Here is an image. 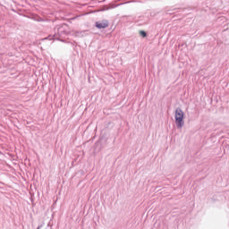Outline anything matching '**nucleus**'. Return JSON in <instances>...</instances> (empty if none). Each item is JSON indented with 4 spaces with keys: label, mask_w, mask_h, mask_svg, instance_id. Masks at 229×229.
<instances>
[{
    "label": "nucleus",
    "mask_w": 229,
    "mask_h": 229,
    "mask_svg": "<svg viewBox=\"0 0 229 229\" xmlns=\"http://www.w3.org/2000/svg\"><path fill=\"white\" fill-rule=\"evenodd\" d=\"M140 35H141L143 37V38H146V37H148V33L144 30H140Z\"/></svg>",
    "instance_id": "5"
},
{
    "label": "nucleus",
    "mask_w": 229,
    "mask_h": 229,
    "mask_svg": "<svg viewBox=\"0 0 229 229\" xmlns=\"http://www.w3.org/2000/svg\"><path fill=\"white\" fill-rule=\"evenodd\" d=\"M183 115H185V114L183 113V111L182 110V108L178 107L175 110V118L176 117H183Z\"/></svg>",
    "instance_id": "4"
},
{
    "label": "nucleus",
    "mask_w": 229,
    "mask_h": 229,
    "mask_svg": "<svg viewBox=\"0 0 229 229\" xmlns=\"http://www.w3.org/2000/svg\"><path fill=\"white\" fill-rule=\"evenodd\" d=\"M175 124H176L178 130L183 128V126L185 124V121H183V116L176 117L175 118Z\"/></svg>",
    "instance_id": "3"
},
{
    "label": "nucleus",
    "mask_w": 229,
    "mask_h": 229,
    "mask_svg": "<svg viewBox=\"0 0 229 229\" xmlns=\"http://www.w3.org/2000/svg\"><path fill=\"white\" fill-rule=\"evenodd\" d=\"M81 33L83 32H78V31L76 32L77 35H81Z\"/></svg>",
    "instance_id": "6"
},
{
    "label": "nucleus",
    "mask_w": 229,
    "mask_h": 229,
    "mask_svg": "<svg viewBox=\"0 0 229 229\" xmlns=\"http://www.w3.org/2000/svg\"><path fill=\"white\" fill-rule=\"evenodd\" d=\"M69 33H71V30H69V25L63 23L61 26L55 29L54 34L48 35L42 40H60V38H65Z\"/></svg>",
    "instance_id": "1"
},
{
    "label": "nucleus",
    "mask_w": 229,
    "mask_h": 229,
    "mask_svg": "<svg viewBox=\"0 0 229 229\" xmlns=\"http://www.w3.org/2000/svg\"><path fill=\"white\" fill-rule=\"evenodd\" d=\"M110 26V21L108 20H101L95 22V28L97 30H105Z\"/></svg>",
    "instance_id": "2"
}]
</instances>
